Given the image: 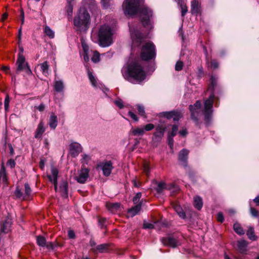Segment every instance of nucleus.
Segmentation results:
<instances>
[{"mask_svg": "<svg viewBox=\"0 0 259 259\" xmlns=\"http://www.w3.org/2000/svg\"><path fill=\"white\" fill-rule=\"evenodd\" d=\"M122 7L125 14L132 16L139 13L143 26L151 27L152 12L144 5V0H125Z\"/></svg>", "mask_w": 259, "mask_h": 259, "instance_id": "f257e3e1", "label": "nucleus"}, {"mask_svg": "<svg viewBox=\"0 0 259 259\" xmlns=\"http://www.w3.org/2000/svg\"><path fill=\"white\" fill-rule=\"evenodd\" d=\"M127 74V80L134 79L138 82H141L144 80L146 76V73L139 61H134L128 65Z\"/></svg>", "mask_w": 259, "mask_h": 259, "instance_id": "f03ea898", "label": "nucleus"}, {"mask_svg": "<svg viewBox=\"0 0 259 259\" xmlns=\"http://www.w3.org/2000/svg\"><path fill=\"white\" fill-rule=\"evenodd\" d=\"M217 86V78L211 75L210 78V84L208 87V90L212 92L208 99L204 102V109L203 114L205 120L208 121L211 117L212 112V105L214 99V95L213 93L214 90Z\"/></svg>", "mask_w": 259, "mask_h": 259, "instance_id": "7ed1b4c3", "label": "nucleus"}, {"mask_svg": "<svg viewBox=\"0 0 259 259\" xmlns=\"http://www.w3.org/2000/svg\"><path fill=\"white\" fill-rule=\"evenodd\" d=\"M90 23V15L84 8L79 9L78 13L75 16L73 24L76 31L86 30Z\"/></svg>", "mask_w": 259, "mask_h": 259, "instance_id": "20e7f679", "label": "nucleus"}, {"mask_svg": "<svg viewBox=\"0 0 259 259\" xmlns=\"http://www.w3.org/2000/svg\"><path fill=\"white\" fill-rule=\"evenodd\" d=\"M113 31L108 25H102L99 31V41L100 46L105 47L112 43Z\"/></svg>", "mask_w": 259, "mask_h": 259, "instance_id": "39448f33", "label": "nucleus"}, {"mask_svg": "<svg viewBox=\"0 0 259 259\" xmlns=\"http://www.w3.org/2000/svg\"><path fill=\"white\" fill-rule=\"evenodd\" d=\"M156 56L155 47L151 41L144 43L142 46L140 53L141 58L144 61L154 59Z\"/></svg>", "mask_w": 259, "mask_h": 259, "instance_id": "423d86ee", "label": "nucleus"}, {"mask_svg": "<svg viewBox=\"0 0 259 259\" xmlns=\"http://www.w3.org/2000/svg\"><path fill=\"white\" fill-rule=\"evenodd\" d=\"M153 184L157 185L156 190L159 193L162 192L164 189L173 190L174 192H177L179 191V187L174 184H170L167 185L164 182H160L157 183L156 181L154 180L153 181Z\"/></svg>", "mask_w": 259, "mask_h": 259, "instance_id": "0eeeda50", "label": "nucleus"}, {"mask_svg": "<svg viewBox=\"0 0 259 259\" xmlns=\"http://www.w3.org/2000/svg\"><path fill=\"white\" fill-rule=\"evenodd\" d=\"M89 169L85 167V165H81V169L78 171V175L75 177V179L79 183H84L89 177Z\"/></svg>", "mask_w": 259, "mask_h": 259, "instance_id": "6e6552de", "label": "nucleus"}, {"mask_svg": "<svg viewBox=\"0 0 259 259\" xmlns=\"http://www.w3.org/2000/svg\"><path fill=\"white\" fill-rule=\"evenodd\" d=\"M160 115L162 117H166L168 119H173V120L175 121H178L183 116L182 113L177 110L162 112L160 113Z\"/></svg>", "mask_w": 259, "mask_h": 259, "instance_id": "1a4fd4ad", "label": "nucleus"}, {"mask_svg": "<svg viewBox=\"0 0 259 259\" xmlns=\"http://www.w3.org/2000/svg\"><path fill=\"white\" fill-rule=\"evenodd\" d=\"M165 127L162 124L156 126L155 132L153 134L152 140L156 142L160 141L164 136Z\"/></svg>", "mask_w": 259, "mask_h": 259, "instance_id": "9d476101", "label": "nucleus"}, {"mask_svg": "<svg viewBox=\"0 0 259 259\" xmlns=\"http://www.w3.org/2000/svg\"><path fill=\"white\" fill-rule=\"evenodd\" d=\"M161 240L164 245L172 247H176L180 245V243L179 240L176 238L172 236L162 238Z\"/></svg>", "mask_w": 259, "mask_h": 259, "instance_id": "9b49d317", "label": "nucleus"}, {"mask_svg": "<svg viewBox=\"0 0 259 259\" xmlns=\"http://www.w3.org/2000/svg\"><path fill=\"white\" fill-rule=\"evenodd\" d=\"M17 70L22 71L27 69L28 72H31V70L28 67L27 63L25 62V58L24 56L21 55H18V59L17 60Z\"/></svg>", "mask_w": 259, "mask_h": 259, "instance_id": "f8f14e48", "label": "nucleus"}, {"mask_svg": "<svg viewBox=\"0 0 259 259\" xmlns=\"http://www.w3.org/2000/svg\"><path fill=\"white\" fill-rule=\"evenodd\" d=\"M98 166L102 167L103 175L105 176H109L113 168L112 163L111 161L103 162Z\"/></svg>", "mask_w": 259, "mask_h": 259, "instance_id": "ddd939ff", "label": "nucleus"}, {"mask_svg": "<svg viewBox=\"0 0 259 259\" xmlns=\"http://www.w3.org/2000/svg\"><path fill=\"white\" fill-rule=\"evenodd\" d=\"M82 148L78 143H73L70 145V154L71 157H75L81 152Z\"/></svg>", "mask_w": 259, "mask_h": 259, "instance_id": "4468645a", "label": "nucleus"}, {"mask_svg": "<svg viewBox=\"0 0 259 259\" xmlns=\"http://www.w3.org/2000/svg\"><path fill=\"white\" fill-rule=\"evenodd\" d=\"M12 224L11 217L8 215L6 217L3 223L0 226V227L3 229L4 233H8L10 231Z\"/></svg>", "mask_w": 259, "mask_h": 259, "instance_id": "2eb2a0df", "label": "nucleus"}, {"mask_svg": "<svg viewBox=\"0 0 259 259\" xmlns=\"http://www.w3.org/2000/svg\"><path fill=\"white\" fill-rule=\"evenodd\" d=\"M130 31L133 43H141L144 41V37L139 31L132 30L131 28H130Z\"/></svg>", "mask_w": 259, "mask_h": 259, "instance_id": "dca6fc26", "label": "nucleus"}, {"mask_svg": "<svg viewBox=\"0 0 259 259\" xmlns=\"http://www.w3.org/2000/svg\"><path fill=\"white\" fill-rule=\"evenodd\" d=\"M201 107V103L199 101H197L194 105H190L189 109L191 112V117L195 120H197V117L195 115L197 110H199Z\"/></svg>", "mask_w": 259, "mask_h": 259, "instance_id": "f3484780", "label": "nucleus"}, {"mask_svg": "<svg viewBox=\"0 0 259 259\" xmlns=\"http://www.w3.org/2000/svg\"><path fill=\"white\" fill-rule=\"evenodd\" d=\"M247 245V242L244 240L238 241L237 242V250L241 253H246Z\"/></svg>", "mask_w": 259, "mask_h": 259, "instance_id": "a211bd4d", "label": "nucleus"}, {"mask_svg": "<svg viewBox=\"0 0 259 259\" xmlns=\"http://www.w3.org/2000/svg\"><path fill=\"white\" fill-rule=\"evenodd\" d=\"M109 244L107 243L97 245L96 247L92 249V251L95 253H103L108 250Z\"/></svg>", "mask_w": 259, "mask_h": 259, "instance_id": "6ab92c4d", "label": "nucleus"}, {"mask_svg": "<svg viewBox=\"0 0 259 259\" xmlns=\"http://www.w3.org/2000/svg\"><path fill=\"white\" fill-rule=\"evenodd\" d=\"M51 174L48 175L47 177L50 181L55 182L56 183V182L57 181L59 171L58 169L54 166L51 167Z\"/></svg>", "mask_w": 259, "mask_h": 259, "instance_id": "aec40b11", "label": "nucleus"}, {"mask_svg": "<svg viewBox=\"0 0 259 259\" xmlns=\"http://www.w3.org/2000/svg\"><path fill=\"white\" fill-rule=\"evenodd\" d=\"M0 182H3L5 184H7L8 182V177L6 174V168L3 162L1 164L0 169Z\"/></svg>", "mask_w": 259, "mask_h": 259, "instance_id": "412c9836", "label": "nucleus"}, {"mask_svg": "<svg viewBox=\"0 0 259 259\" xmlns=\"http://www.w3.org/2000/svg\"><path fill=\"white\" fill-rule=\"evenodd\" d=\"M141 206L142 201L140 202L139 203H138L136 206L129 209L128 211V216L133 217L136 215L141 210Z\"/></svg>", "mask_w": 259, "mask_h": 259, "instance_id": "4be33fe9", "label": "nucleus"}, {"mask_svg": "<svg viewBox=\"0 0 259 259\" xmlns=\"http://www.w3.org/2000/svg\"><path fill=\"white\" fill-rule=\"evenodd\" d=\"M191 13L192 14H198L200 12V4L197 0L191 2Z\"/></svg>", "mask_w": 259, "mask_h": 259, "instance_id": "5701e85b", "label": "nucleus"}, {"mask_svg": "<svg viewBox=\"0 0 259 259\" xmlns=\"http://www.w3.org/2000/svg\"><path fill=\"white\" fill-rule=\"evenodd\" d=\"M60 192L62 195L64 197H68V183L66 182H63L60 186Z\"/></svg>", "mask_w": 259, "mask_h": 259, "instance_id": "b1692460", "label": "nucleus"}, {"mask_svg": "<svg viewBox=\"0 0 259 259\" xmlns=\"http://www.w3.org/2000/svg\"><path fill=\"white\" fill-rule=\"evenodd\" d=\"M189 151L186 149L182 150L179 154V160L180 161L185 162L188 158Z\"/></svg>", "mask_w": 259, "mask_h": 259, "instance_id": "393cba45", "label": "nucleus"}, {"mask_svg": "<svg viewBox=\"0 0 259 259\" xmlns=\"http://www.w3.org/2000/svg\"><path fill=\"white\" fill-rule=\"evenodd\" d=\"M54 88L55 91L62 92L63 91L64 85L62 81L56 80L54 82Z\"/></svg>", "mask_w": 259, "mask_h": 259, "instance_id": "a878e982", "label": "nucleus"}, {"mask_svg": "<svg viewBox=\"0 0 259 259\" xmlns=\"http://www.w3.org/2000/svg\"><path fill=\"white\" fill-rule=\"evenodd\" d=\"M45 131V128L44 127V123L41 121L39 123L38 125V127L35 132V138H38L40 137Z\"/></svg>", "mask_w": 259, "mask_h": 259, "instance_id": "bb28decb", "label": "nucleus"}, {"mask_svg": "<svg viewBox=\"0 0 259 259\" xmlns=\"http://www.w3.org/2000/svg\"><path fill=\"white\" fill-rule=\"evenodd\" d=\"M194 205L198 210H200L203 206V202L202 198L198 196H195L194 198Z\"/></svg>", "mask_w": 259, "mask_h": 259, "instance_id": "cd10ccee", "label": "nucleus"}, {"mask_svg": "<svg viewBox=\"0 0 259 259\" xmlns=\"http://www.w3.org/2000/svg\"><path fill=\"white\" fill-rule=\"evenodd\" d=\"M107 208L112 212H116L120 207V204L118 203H106Z\"/></svg>", "mask_w": 259, "mask_h": 259, "instance_id": "c85d7f7f", "label": "nucleus"}, {"mask_svg": "<svg viewBox=\"0 0 259 259\" xmlns=\"http://www.w3.org/2000/svg\"><path fill=\"white\" fill-rule=\"evenodd\" d=\"M131 134L134 136H143L145 133L144 128L137 127L131 130Z\"/></svg>", "mask_w": 259, "mask_h": 259, "instance_id": "c756f323", "label": "nucleus"}, {"mask_svg": "<svg viewBox=\"0 0 259 259\" xmlns=\"http://www.w3.org/2000/svg\"><path fill=\"white\" fill-rule=\"evenodd\" d=\"M49 125L53 129H55L57 125V117L54 113H52L51 115L49 120Z\"/></svg>", "mask_w": 259, "mask_h": 259, "instance_id": "7c9ffc66", "label": "nucleus"}, {"mask_svg": "<svg viewBox=\"0 0 259 259\" xmlns=\"http://www.w3.org/2000/svg\"><path fill=\"white\" fill-rule=\"evenodd\" d=\"M246 235H247L248 238L252 241H255L257 239V237L254 234V229L252 227H249L248 228V229L246 232Z\"/></svg>", "mask_w": 259, "mask_h": 259, "instance_id": "2f4dec72", "label": "nucleus"}, {"mask_svg": "<svg viewBox=\"0 0 259 259\" xmlns=\"http://www.w3.org/2000/svg\"><path fill=\"white\" fill-rule=\"evenodd\" d=\"M41 71L43 74L47 76L49 74V65L47 61H45L39 65Z\"/></svg>", "mask_w": 259, "mask_h": 259, "instance_id": "473e14b6", "label": "nucleus"}, {"mask_svg": "<svg viewBox=\"0 0 259 259\" xmlns=\"http://www.w3.org/2000/svg\"><path fill=\"white\" fill-rule=\"evenodd\" d=\"M235 232L239 235L244 234L245 232L241 225L238 223H235L233 226Z\"/></svg>", "mask_w": 259, "mask_h": 259, "instance_id": "72a5a7b5", "label": "nucleus"}, {"mask_svg": "<svg viewBox=\"0 0 259 259\" xmlns=\"http://www.w3.org/2000/svg\"><path fill=\"white\" fill-rule=\"evenodd\" d=\"M44 32L50 38H53L55 37L54 32L47 25L44 27Z\"/></svg>", "mask_w": 259, "mask_h": 259, "instance_id": "f704fd0d", "label": "nucleus"}, {"mask_svg": "<svg viewBox=\"0 0 259 259\" xmlns=\"http://www.w3.org/2000/svg\"><path fill=\"white\" fill-rule=\"evenodd\" d=\"M36 242L38 245L41 247H45L46 245V238L41 236H37L36 237Z\"/></svg>", "mask_w": 259, "mask_h": 259, "instance_id": "c9c22d12", "label": "nucleus"}, {"mask_svg": "<svg viewBox=\"0 0 259 259\" xmlns=\"http://www.w3.org/2000/svg\"><path fill=\"white\" fill-rule=\"evenodd\" d=\"M91 160V157L90 155L84 154L82 155V158L80 160V162L82 165H84L85 164H88Z\"/></svg>", "mask_w": 259, "mask_h": 259, "instance_id": "e433bc0d", "label": "nucleus"}, {"mask_svg": "<svg viewBox=\"0 0 259 259\" xmlns=\"http://www.w3.org/2000/svg\"><path fill=\"white\" fill-rule=\"evenodd\" d=\"M25 187V193L24 195V199H26L29 197L31 193V189L29 186V185L26 183L24 185Z\"/></svg>", "mask_w": 259, "mask_h": 259, "instance_id": "4c0bfd02", "label": "nucleus"}, {"mask_svg": "<svg viewBox=\"0 0 259 259\" xmlns=\"http://www.w3.org/2000/svg\"><path fill=\"white\" fill-rule=\"evenodd\" d=\"M88 74L89 78V79L92 83V85L96 87L97 85V81L95 78V77L93 76L92 73L88 70Z\"/></svg>", "mask_w": 259, "mask_h": 259, "instance_id": "58836bf2", "label": "nucleus"}, {"mask_svg": "<svg viewBox=\"0 0 259 259\" xmlns=\"http://www.w3.org/2000/svg\"><path fill=\"white\" fill-rule=\"evenodd\" d=\"M100 54L97 51H94L93 57H92V61L94 63H98L100 61Z\"/></svg>", "mask_w": 259, "mask_h": 259, "instance_id": "ea45409f", "label": "nucleus"}, {"mask_svg": "<svg viewBox=\"0 0 259 259\" xmlns=\"http://www.w3.org/2000/svg\"><path fill=\"white\" fill-rule=\"evenodd\" d=\"M143 170L147 176L149 177V175L150 171V167L149 163L147 162H145L143 164Z\"/></svg>", "mask_w": 259, "mask_h": 259, "instance_id": "a19ab883", "label": "nucleus"}, {"mask_svg": "<svg viewBox=\"0 0 259 259\" xmlns=\"http://www.w3.org/2000/svg\"><path fill=\"white\" fill-rule=\"evenodd\" d=\"M207 63L209 67L213 69L217 68L219 66L218 63L214 60H211L210 61L207 60Z\"/></svg>", "mask_w": 259, "mask_h": 259, "instance_id": "79ce46f5", "label": "nucleus"}, {"mask_svg": "<svg viewBox=\"0 0 259 259\" xmlns=\"http://www.w3.org/2000/svg\"><path fill=\"white\" fill-rule=\"evenodd\" d=\"M178 131V126L177 125H173L172 126V130L170 132L168 133V135L171 136V137H175Z\"/></svg>", "mask_w": 259, "mask_h": 259, "instance_id": "37998d69", "label": "nucleus"}, {"mask_svg": "<svg viewBox=\"0 0 259 259\" xmlns=\"http://www.w3.org/2000/svg\"><path fill=\"white\" fill-rule=\"evenodd\" d=\"M181 8L182 12V16H184L188 11V9L186 5L184 4L182 1L181 3Z\"/></svg>", "mask_w": 259, "mask_h": 259, "instance_id": "c03bdc74", "label": "nucleus"}, {"mask_svg": "<svg viewBox=\"0 0 259 259\" xmlns=\"http://www.w3.org/2000/svg\"><path fill=\"white\" fill-rule=\"evenodd\" d=\"M66 12L67 13V14L68 16H69L70 17H72V13H73V5L72 4H69L67 5L66 7Z\"/></svg>", "mask_w": 259, "mask_h": 259, "instance_id": "a18cd8bd", "label": "nucleus"}, {"mask_svg": "<svg viewBox=\"0 0 259 259\" xmlns=\"http://www.w3.org/2000/svg\"><path fill=\"white\" fill-rule=\"evenodd\" d=\"M250 212L253 217L257 218L259 215V211L254 207L250 208Z\"/></svg>", "mask_w": 259, "mask_h": 259, "instance_id": "49530a36", "label": "nucleus"}, {"mask_svg": "<svg viewBox=\"0 0 259 259\" xmlns=\"http://www.w3.org/2000/svg\"><path fill=\"white\" fill-rule=\"evenodd\" d=\"M142 194L140 192L137 193L135 196L133 198V202L134 204H138L140 198H141Z\"/></svg>", "mask_w": 259, "mask_h": 259, "instance_id": "de8ad7c7", "label": "nucleus"}, {"mask_svg": "<svg viewBox=\"0 0 259 259\" xmlns=\"http://www.w3.org/2000/svg\"><path fill=\"white\" fill-rule=\"evenodd\" d=\"M114 103L120 109H122L124 107L123 101L120 99L115 100Z\"/></svg>", "mask_w": 259, "mask_h": 259, "instance_id": "09e8293b", "label": "nucleus"}, {"mask_svg": "<svg viewBox=\"0 0 259 259\" xmlns=\"http://www.w3.org/2000/svg\"><path fill=\"white\" fill-rule=\"evenodd\" d=\"M183 63L182 61H178L175 66V69L177 71H180L183 69Z\"/></svg>", "mask_w": 259, "mask_h": 259, "instance_id": "8fccbe9b", "label": "nucleus"}, {"mask_svg": "<svg viewBox=\"0 0 259 259\" xmlns=\"http://www.w3.org/2000/svg\"><path fill=\"white\" fill-rule=\"evenodd\" d=\"M137 109L138 111L139 114L141 116H144L145 115V110L143 106L141 105H137Z\"/></svg>", "mask_w": 259, "mask_h": 259, "instance_id": "3c124183", "label": "nucleus"}, {"mask_svg": "<svg viewBox=\"0 0 259 259\" xmlns=\"http://www.w3.org/2000/svg\"><path fill=\"white\" fill-rule=\"evenodd\" d=\"M9 103H10V99L8 95H7L4 102L5 108L6 110H7L9 109Z\"/></svg>", "mask_w": 259, "mask_h": 259, "instance_id": "603ef678", "label": "nucleus"}, {"mask_svg": "<svg viewBox=\"0 0 259 259\" xmlns=\"http://www.w3.org/2000/svg\"><path fill=\"white\" fill-rule=\"evenodd\" d=\"M155 127V126L153 124L149 123L146 124L144 128V131H150L152 130Z\"/></svg>", "mask_w": 259, "mask_h": 259, "instance_id": "864d4df0", "label": "nucleus"}, {"mask_svg": "<svg viewBox=\"0 0 259 259\" xmlns=\"http://www.w3.org/2000/svg\"><path fill=\"white\" fill-rule=\"evenodd\" d=\"M174 137H171V136L168 135V145L169 146L171 149H172L174 146Z\"/></svg>", "mask_w": 259, "mask_h": 259, "instance_id": "5fc2aeb1", "label": "nucleus"}, {"mask_svg": "<svg viewBox=\"0 0 259 259\" xmlns=\"http://www.w3.org/2000/svg\"><path fill=\"white\" fill-rule=\"evenodd\" d=\"M7 164L11 168H13L15 166L16 162L14 160L11 159L8 161Z\"/></svg>", "mask_w": 259, "mask_h": 259, "instance_id": "6e6d98bb", "label": "nucleus"}, {"mask_svg": "<svg viewBox=\"0 0 259 259\" xmlns=\"http://www.w3.org/2000/svg\"><path fill=\"white\" fill-rule=\"evenodd\" d=\"M82 47H83V50H84V54L85 55H84V59L85 61H89V57L87 54V46H85V45H82Z\"/></svg>", "mask_w": 259, "mask_h": 259, "instance_id": "4d7b16f0", "label": "nucleus"}, {"mask_svg": "<svg viewBox=\"0 0 259 259\" xmlns=\"http://www.w3.org/2000/svg\"><path fill=\"white\" fill-rule=\"evenodd\" d=\"M15 194L17 197L21 198L23 197L24 198V194L20 189L17 188L15 191Z\"/></svg>", "mask_w": 259, "mask_h": 259, "instance_id": "13d9d810", "label": "nucleus"}, {"mask_svg": "<svg viewBox=\"0 0 259 259\" xmlns=\"http://www.w3.org/2000/svg\"><path fill=\"white\" fill-rule=\"evenodd\" d=\"M128 115L135 121H138V118L137 115L131 111H129Z\"/></svg>", "mask_w": 259, "mask_h": 259, "instance_id": "bf43d9fd", "label": "nucleus"}, {"mask_svg": "<svg viewBox=\"0 0 259 259\" xmlns=\"http://www.w3.org/2000/svg\"><path fill=\"white\" fill-rule=\"evenodd\" d=\"M143 226L145 229H153L154 227V224L149 223H144Z\"/></svg>", "mask_w": 259, "mask_h": 259, "instance_id": "052dcab7", "label": "nucleus"}, {"mask_svg": "<svg viewBox=\"0 0 259 259\" xmlns=\"http://www.w3.org/2000/svg\"><path fill=\"white\" fill-rule=\"evenodd\" d=\"M217 220L218 222H220L221 223H222L224 220V216L222 212H219L217 215Z\"/></svg>", "mask_w": 259, "mask_h": 259, "instance_id": "680f3d73", "label": "nucleus"}, {"mask_svg": "<svg viewBox=\"0 0 259 259\" xmlns=\"http://www.w3.org/2000/svg\"><path fill=\"white\" fill-rule=\"evenodd\" d=\"M68 235L69 238L73 239L75 237V234L73 230H70L68 232Z\"/></svg>", "mask_w": 259, "mask_h": 259, "instance_id": "e2e57ef3", "label": "nucleus"}, {"mask_svg": "<svg viewBox=\"0 0 259 259\" xmlns=\"http://www.w3.org/2000/svg\"><path fill=\"white\" fill-rule=\"evenodd\" d=\"M46 246L49 249H53L54 248V245L51 242H49L48 243H46Z\"/></svg>", "mask_w": 259, "mask_h": 259, "instance_id": "0e129e2a", "label": "nucleus"}, {"mask_svg": "<svg viewBox=\"0 0 259 259\" xmlns=\"http://www.w3.org/2000/svg\"><path fill=\"white\" fill-rule=\"evenodd\" d=\"M8 146L10 150V153L11 155H13L14 154V150L12 147V145L11 144H8Z\"/></svg>", "mask_w": 259, "mask_h": 259, "instance_id": "69168bd1", "label": "nucleus"}, {"mask_svg": "<svg viewBox=\"0 0 259 259\" xmlns=\"http://www.w3.org/2000/svg\"><path fill=\"white\" fill-rule=\"evenodd\" d=\"M90 246L92 247L91 248V250L92 251V249L94 247H96L97 246L96 243L95 242V241L93 239H91V240L90 241Z\"/></svg>", "mask_w": 259, "mask_h": 259, "instance_id": "338daca9", "label": "nucleus"}, {"mask_svg": "<svg viewBox=\"0 0 259 259\" xmlns=\"http://www.w3.org/2000/svg\"><path fill=\"white\" fill-rule=\"evenodd\" d=\"M174 208L175 210V211L177 212V213L179 212V211H181V210L182 209L181 207L179 205H178V204L175 205L174 206Z\"/></svg>", "mask_w": 259, "mask_h": 259, "instance_id": "774afa93", "label": "nucleus"}]
</instances>
